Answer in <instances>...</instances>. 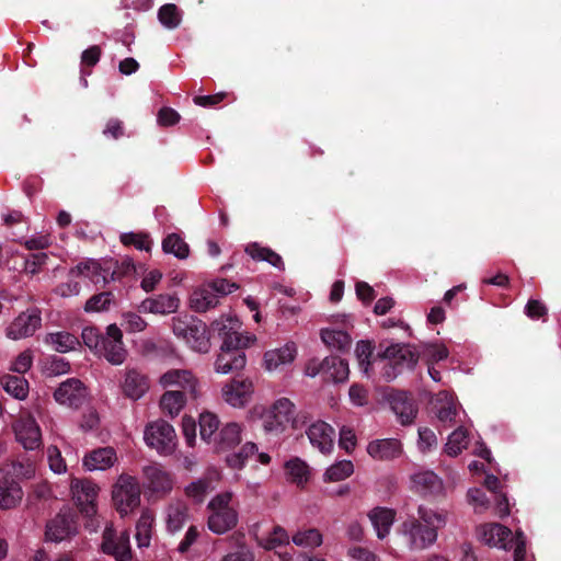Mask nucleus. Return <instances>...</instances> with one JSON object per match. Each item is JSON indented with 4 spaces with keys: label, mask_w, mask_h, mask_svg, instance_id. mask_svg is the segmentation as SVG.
Here are the masks:
<instances>
[{
    "label": "nucleus",
    "mask_w": 561,
    "mask_h": 561,
    "mask_svg": "<svg viewBox=\"0 0 561 561\" xmlns=\"http://www.w3.org/2000/svg\"><path fill=\"white\" fill-rule=\"evenodd\" d=\"M198 424L202 439L209 442L219 427V420L214 413L204 412L199 415Z\"/></svg>",
    "instance_id": "45"
},
{
    "label": "nucleus",
    "mask_w": 561,
    "mask_h": 561,
    "mask_svg": "<svg viewBox=\"0 0 561 561\" xmlns=\"http://www.w3.org/2000/svg\"><path fill=\"white\" fill-rule=\"evenodd\" d=\"M102 133L105 137L117 140L125 135L124 123L118 118H110Z\"/></svg>",
    "instance_id": "56"
},
{
    "label": "nucleus",
    "mask_w": 561,
    "mask_h": 561,
    "mask_svg": "<svg viewBox=\"0 0 561 561\" xmlns=\"http://www.w3.org/2000/svg\"><path fill=\"white\" fill-rule=\"evenodd\" d=\"M77 530V513L70 508H65L47 523L45 536L49 541L60 542L75 536Z\"/></svg>",
    "instance_id": "9"
},
{
    "label": "nucleus",
    "mask_w": 561,
    "mask_h": 561,
    "mask_svg": "<svg viewBox=\"0 0 561 561\" xmlns=\"http://www.w3.org/2000/svg\"><path fill=\"white\" fill-rule=\"evenodd\" d=\"M190 519L188 506L181 501L171 503L167 508V528L171 533H176L183 528Z\"/></svg>",
    "instance_id": "31"
},
{
    "label": "nucleus",
    "mask_w": 561,
    "mask_h": 561,
    "mask_svg": "<svg viewBox=\"0 0 561 561\" xmlns=\"http://www.w3.org/2000/svg\"><path fill=\"white\" fill-rule=\"evenodd\" d=\"M158 19L169 30L179 27L182 21L179 9L173 3L163 4L158 11Z\"/></svg>",
    "instance_id": "42"
},
{
    "label": "nucleus",
    "mask_w": 561,
    "mask_h": 561,
    "mask_svg": "<svg viewBox=\"0 0 561 561\" xmlns=\"http://www.w3.org/2000/svg\"><path fill=\"white\" fill-rule=\"evenodd\" d=\"M105 334L95 327H87L82 330L81 337L83 343L95 354H98Z\"/></svg>",
    "instance_id": "49"
},
{
    "label": "nucleus",
    "mask_w": 561,
    "mask_h": 561,
    "mask_svg": "<svg viewBox=\"0 0 561 561\" xmlns=\"http://www.w3.org/2000/svg\"><path fill=\"white\" fill-rule=\"evenodd\" d=\"M42 325L41 311L37 308L21 312L8 327L7 335L12 340L32 336Z\"/></svg>",
    "instance_id": "12"
},
{
    "label": "nucleus",
    "mask_w": 561,
    "mask_h": 561,
    "mask_svg": "<svg viewBox=\"0 0 561 561\" xmlns=\"http://www.w3.org/2000/svg\"><path fill=\"white\" fill-rule=\"evenodd\" d=\"M85 394L87 391L82 381L77 378H69L55 390L54 398L60 404L79 408L83 404Z\"/></svg>",
    "instance_id": "16"
},
{
    "label": "nucleus",
    "mask_w": 561,
    "mask_h": 561,
    "mask_svg": "<svg viewBox=\"0 0 561 561\" xmlns=\"http://www.w3.org/2000/svg\"><path fill=\"white\" fill-rule=\"evenodd\" d=\"M389 403L402 425L413 423L417 408L411 394L400 390L392 391L389 394Z\"/></svg>",
    "instance_id": "18"
},
{
    "label": "nucleus",
    "mask_w": 561,
    "mask_h": 561,
    "mask_svg": "<svg viewBox=\"0 0 561 561\" xmlns=\"http://www.w3.org/2000/svg\"><path fill=\"white\" fill-rule=\"evenodd\" d=\"M121 242L124 245H133L137 250L150 251L151 240L148 233L145 232H127L121 234Z\"/></svg>",
    "instance_id": "47"
},
{
    "label": "nucleus",
    "mask_w": 561,
    "mask_h": 561,
    "mask_svg": "<svg viewBox=\"0 0 561 561\" xmlns=\"http://www.w3.org/2000/svg\"><path fill=\"white\" fill-rule=\"evenodd\" d=\"M437 445V438L435 433L428 428L419 430V448L425 453Z\"/></svg>",
    "instance_id": "59"
},
{
    "label": "nucleus",
    "mask_w": 561,
    "mask_h": 561,
    "mask_svg": "<svg viewBox=\"0 0 561 561\" xmlns=\"http://www.w3.org/2000/svg\"><path fill=\"white\" fill-rule=\"evenodd\" d=\"M373 351H374V345L369 341H359L356 344L355 355L358 360L359 367L363 369V371L365 374L368 373Z\"/></svg>",
    "instance_id": "51"
},
{
    "label": "nucleus",
    "mask_w": 561,
    "mask_h": 561,
    "mask_svg": "<svg viewBox=\"0 0 561 561\" xmlns=\"http://www.w3.org/2000/svg\"><path fill=\"white\" fill-rule=\"evenodd\" d=\"M307 436L313 447H317L322 454H330L334 446V428L323 421L312 423Z\"/></svg>",
    "instance_id": "19"
},
{
    "label": "nucleus",
    "mask_w": 561,
    "mask_h": 561,
    "mask_svg": "<svg viewBox=\"0 0 561 561\" xmlns=\"http://www.w3.org/2000/svg\"><path fill=\"white\" fill-rule=\"evenodd\" d=\"M116 451L112 447H102L92 450L83 459V466L90 470H105L116 461Z\"/></svg>",
    "instance_id": "29"
},
{
    "label": "nucleus",
    "mask_w": 561,
    "mask_h": 561,
    "mask_svg": "<svg viewBox=\"0 0 561 561\" xmlns=\"http://www.w3.org/2000/svg\"><path fill=\"white\" fill-rule=\"evenodd\" d=\"M380 356L403 371L404 369L412 370L415 367L420 354L410 344L396 343L387 346Z\"/></svg>",
    "instance_id": "14"
},
{
    "label": "nucleus",
    "mask_w": 561,
    "mask_h": 561,
    "mask_svg": "<svg viewBox=\"0 0 561 561\" xmlns=\"http://www.w3.org/2000/svg\"><path fill=\"white\" fill-rule=\"evenodd\" d=\"M70 276H85L88 277L94 285L104 286L108 283L110 268H104L96 261H87L79 263L77 266L72 267L69 272Z\"/></svg>",
    "instance_id": "23"
},
{
    "label": "nucleus",
    "mask_w": 561,
    "mask_h": 561,
    "mask_svg": "<svg viewBox=\"0 0 561 561\" xmlns=\"http://www.w3.org/2000/svg\"><path fill=\"white\" fill-rule=\"evenodd\" d=\"M160 382L164 387L178 386L180 388L164 392L160 400V407L163 413L171 417L178 415L184 407L186 392H190L192 398H196V382L192 373L188 370H169L161 376Z\"/></svg>",
    "instance_id": "3"
},
{
    "label": "nucleus",
    "mask_w": 561,
    "mask_h": 561,
    "mask_svg": "<svg viewBox=\"0 0 561 561\" xmlns=\"http://www.w3.org/2000/svg\"><path fill=\"white\" fill-rule=\"evenodd\" d=\"M322 375L334 382H343L348 378V363L339 356H328L320 363Z\"/></svg>",
    "instance_id": "28"
},
{
    "label": "nucleus",
    "mask_w": 561,
    "mask_h": 561,
    "mask_svg": "<svg viewBox=\"0 0 561 561\" xmlns=\"http://www.w3.org/2000/svg\"><path fill=\"white\" fill-rule=\"evenodd\" d=\"M113 300V294L111 291H103L96 295H93L85 302L84 310L87 312H99L104 311L110 308V305Z\"/></svg>",
    "instance_id": "48"
},
{
    "label": "nucleus",
    "mask_w": 561,
    "mask_h": 561,
    "mask_svg": "<svg viewBox=\"0 0 561 561\" xmlns=\"http://www.w3.org/2000/svg\"><path fill=\"white\" fill-rule=\"evenodd\" d=\"M288 545H289V536H288L287 531L280 526H275L273 528V531L270 534L268 538L266 539L264 548L266 550H273V549L282 548V547L287 548Z\"/></svg>",
    "instance_id": "52"
},
{
    "label": "nucleus",
    "mask_w": 561,
    "mask_h": 561,
    "mask_svg": "<svg viewBox=\"0 0 561 561\" xmlns=\"http://www.w3.org/2000/svg\"><path fill=\"white\" fill-rule=\"evenodd\" d=\"M356 296L365 305L370 304L376 298L375 289L366 282H357L355 285Z\"/></svg>",
    "instance_id": "64"
},
{
    "label": "nucleus",
    "mask_w": 561,
    "mask_h": 561,
    "mask_svg": "<svg viewBox=\"0 0 561 561\" xmlns=\"http://www.w3.org/2000/svg\"><path fill=\"white\" fill-rule=\"evenodd\" d=\"M102 550L113 556L116 561H131L133 558L129 536L126 533L116 536L112 529L106 528L103 534Z\"/></svg>",
    "instance_id": "17"
},
{
    "label": "nucleus",
    "mask_w": 561,
    "mask_h": 561,
    "mask_svg": "<svg viewBox=\"0 0 561 561\" xmlns=\"http://www.w3.org/2000/svg\"><path fill=\"white\" fill-rule=\"evenodd\" d=\"M53 243L51 237L49 234H36L25 240L22 244L26 250H45L49 248Z\"/></svg>",
    "instance_id": "55"
},
{
    "label": "nucleus",
    "mask_w": 561,
    "mask_h": 561,
    "mask_svg": "<svg viewBox=\"0 0 561 561\" xmlns=\"http://www.w3.org/2000/svg\"><path fill=\"white\" fill-rule=\"evenodd\" d=\"M239 322L232 318H220L210 324L213 339H220V353L215 362V370L230 374L243 369L247 364L244 350L254 341V335H243L238 332Z\"/></svg>",
    "instance_id": "1"
},
{
    "label": "nucleus",
    "mask_w": 561,
    "mask_h": 561,
    "mask_svg": "<svg viewBox=\"0 0 561 561\" xmlns=\"http://www.w3.org/2000/svg\"><path fill=\"white\" fill-rule=\"evenodd\" d=\"M232 494L230 492L219 493L214 496L207 505L210 511L207 526L210 531L217 535L226 534L238 524V512L230 505Z\"/></svg>",
    "instance_id": "4"
},
{
    "label": "nucleus",
    "mask_w": 561,
    "mask_h": 561,
    "mask_svg": "<svg viewBox=\"0 0 561 561\" xmlns=\"http://www.w3.org/2000/svg\"><path fill=\"white\" fill-rule=\"evenodd\" d=\"M339 446L346 453H351L356 446V435L350 427L343 426L340 430Z\"/></svg>",
    "instance_id": "61"
},
{
    "label": "nucleus",
    "mask_w": 561,
    "mask_h": 561,
    "mask_svg": "<svg viewBox=\"0 0 561 561\" xmlns=\"http://www.w3.org/2000/svg\"><path fill=\"white\" fill-rule=\"evenodd\" d=\"M446 514L420 505L417 517L411 516L402 524V533L409 538L410 548L423 550L437 539V530L446 525Z\"/></svg>",
    "instance_id": "2"
},
{
    "label": "nucleus",
    "mask_w": 561,
    "mask_h": 561,
    "mask_svg": "<svg viewBox=\"0 0 561 561\" xmlns=\"http://www.w3.org/2000/svg\"><path fill=\"white\" fill-rule=\"evenodd\" d=\"M45 342L53 345V348L58 353H67L80 344L77 336L65 331L48 333Z\"/></svg>",
    "instance_id": "38"
},
{
    "label": "nucleus",
    "mask_w": 561,
    "mask_h": 561,
    "mask_svg": "<svg viewBox=\"0 0 561 561\" xmlns=\"http://www.w3.org/2000/svg\"><path fill=\"white\" fill-rule=\"evenodd\" d=\"M467 431L462 427L456 428L448 437V442L445 445V451L451 457L458 456L468 444Z\"/></svg>",
    "instance_id": "43"
},
{
    "label": "nucleus",
    "mask_w": 561,
    "mask_h": 561,
    "mask_svg": "<svg viewBox=\"0 0 561 561\" xmlns=\"http://www.w3.org/2000/svg\"><path fill=\"white\" fill-rule=\"evenodd\" d=\"M149 389V381L146 375L136 368H128L122 383L123 393L133 400L141 398Z\"/></svg>",
    "instance_id": "21"
},
{
    "label": "nucleus",
    "mask_w": 561,
    "mask_h": 561,
    "mask_svg": "<svg viewBox=\"0 0 561 561\" xmlns=\"http://www.w3.org/2000/svg\"><path fill=\"white\" fill-rule=\"evenodd\" d=\"M180 118V114L175 110L168 106L160 108L157 116L158 124L163 127L175 125L179 123Z\"/></svg>",
    "instance_id": "57"
},
{
    "label": "nucleus",
    "mask_w": 561,
    "mask_h": 561,
    "mask_svg": "<svg viewBox=\"0 0 561 561\" xmlns=\"http://www.w3.org/2000/svg\"><path fill=\"white\" fill-rule=\"evenodd\" d=\"M225 400L232 407H243L253 392V385L249 379H233L224 388Z\"/></svg>",
    "instance_id": "20"
},
{
    "label": "nucleus",
    "mask_w": 561,
    "mask_h": 561,
    "mask_svg": "<svg viewBox=\"0 0 561 561\" xmlns=\"http://www.w3.org/2000/svg\"><path fill=\"white\" fill-rule=\"evenodd\" d=\"M179 298L173 295H159L154 298L145 299L140 306V311L156 314L173 313L179 308Z\"/></svg>",
    "instance_id": "25"
},
{
    "label": "nucleus",
    "mask_w": 561,
    "mask_h": 561,
    "mask_svg": "<svg viewBox=\"0 0 561 561\" xmlns=\"http://www.w3.org/2000/svg\"><path fill=\"white\" fill-rule=\"evenodd\" d=\"M145 485L156 497H163L171 492L173 481L169 472L160 465L152 463L144 467Z\"/></svg>",
    "instance_id": "13"
},
{
    "label": "nucleus",
    "mask_w": 561,
    "mask_h": 561,
    "mask_svg": "<svg viewBox=\"0 0 561 561\" xmlns=\"http://www.w3.org/2000/svg\"><path fill=\"white\" fill-rule=\"evenodd\" d=\"M245 253L255 261H265L279 271L285 270V264L282 256L271 248L262 247L257 242H252L245 247Z\"/></svg>",
    "instance_id": "33"
},
{
    "label": "nucleus",
    "mask_w": 561,
    "mask_h": 561,
    "mask_svg": "<svg viewBox=\"0 0 561 561\" xmlns=\"http://www.w3.org/2000/svg\"><path fill=\"white\" fill-rule=\"evenodd\" d=\"M164 253H171L180 260L186 259L190 254V247L178 233H170L162 240Z\"/></svg>",
    "instance_id": "39"
},
{
    "label": "nucleus",
    "mask_w": 561,
    "mask_h": 561,
    "mask_svg": "<svg viewBox=\"0 0 561 561\" xmlns=\"http://www.w3.org/2000/svg\"><path fill=\"white\" fill-rule=\"evenodd\" d=\"M296 353L297 350L294 343H287L280 348L267 351L264 354L265 368L272 371L288 365L294 362Z\"/></svg>",
    "instance_id": "26"
},
{
    "label": "nucleus",
    "mask_w": 561,
    "mask_h": 561,
    "mask_svg": "<svg viewBox=\"0 0 561 561\" xmlns=\"http://www.w3.org/2000/svg\"><path fill=\"white\" fill-rule=\"evenodd\" d=\"M122 327L127 332L136 333L146 329L147 322L135 312H126L123 314Z\"/></svg>",
    "instance_id": "53"
},
{
    "label": "nucleus",
    "mask_w": 561,
    "mask_h": 561,
    "mask_svg": "<svg viewBox=\"0 0 561 561\" xmlns=\"http://www.w3.org/2000/svg\"><path fill=\"white\" fill-rule=\"evenodd\" d=\"M1 385L9 394L19 400L26 398L28 393V382L23 376L7 375L2 377Z\"/></svg>",
    "instance_id": "40"
},
{
    "label": "nucleus",
    "mask_w": 561,
    "mask_h": 561,
    "mask_svg": "<svg viewBox=\"0 0 561 561\" xmlns=\"http://www.w3.org/2000/svg\"><path fill=\"white\" fill-rule=\"evenodd\" d=\"M172 330L173 333L178 337L183 339L192 350L199 353H207L209 351V340L213 337L211 331L209 330V335H207V327L203 321L194 318H173Z\"/></svg>",
    "instance_id": "5"
},
{
    "label": "nucleus",
    "mask_w": 561,
    "mask_h": 561,
    "mask_svg": "<svg viewBox=\"0 0 561 561\" xmlns=\"http://www.w3.org/2000/svg\"><path fill=\"white\" fill-rule=\"evenodd\" d=\"M367 453L377 460H390L401 454V443L396 438L377 439L367 446Z\"/></svg>",
    "instance_id": "27"
},
{
    "label": "nucleus",
    "mask_w": 561,
    "mask_h": 561,
    "mask_svg": "<svg viewBox=\"0 0 561 561\" xmlns=\"http://www.w3.org/2000/svg\"><path fill=\"white\" fill-rule=\"evenodd\" d=\"M16 440L27 450H35L42 445L38 424L32 416L20 417L13 425Z\"/></svg>",
    "instance_id": "15"
},
{
    "label": "nucleus",
    "mask_w": 561,
    "mask_h": 561,
    "mask_svg": "<svg viewBox=\"0 0 561 561\" xmlns=\"http://www.w3.org/2000/svg\"><path fill=\"white\" fill-rule=\"evenodd\" d=\"M23 496L22 488L13 478L4 477L0 480V508L14 507Z\"/></svg>",
    "instance_id": "30"
},
{
    "label": "nucleus",
    "mask_w": 561,
    "mask_h": 561,
    "mask_svg": "<svg viewBox=\"0 0 561 561\" xmlns=\"http://www.w3.org/2000/svg\"><path fill=\"white\" fill-rule=\"evenodd\" d=\"M293 542L300 547H319L322 543V535L316 528L298 531L293 536Z\"/></svg>",
    "instance_id": "46"
},
{
    "label": "nucleus",
    "mask_w": 561,
    "mask_h": 561,
    "mask_svg": "<svg viewBox=\"0 0 561 561\" xmlns=\"http://www.w3.org/2000/svg\"><path fill=\"white\" fill-rule=\"evenodd\" d=\"M412 489L423 495H436L443 490V482L433 471L417 472L411 477Z\"/></svg>",
    "instance_id": "22"
},
{
    "label": "nucleus",
    "mask_w": 561,
    "mask_h": 561,
    "mask_svg": "<svg viewBox=\"0 0 561 561\" xmlns=\"http://www.w3.org/2000/svg\"><path fill=\"white\" fill-rule=\"evenodd\" d=\"M112 365H122L127 357V350L123 342V332L115 324H110L106 328L105 336L98 352Z\"/></svg>",
    "instance_id": "11"
},
{
    "label": "nucleus",
    "mask_w": 561,
    "mask_h": 561,
    "mask_svg": "<svg viewBox=\"0 0 561 561\" xmlns=\"http://www.w3.org/2000/svg\"><path fill=\"white\" fill-rule=\"evenodd\" d=\"M218 450H227L241 442V426L238 423H227L214 438Z\"/></svg>",
    "instance_id": "34"
},
{
    "label": "nucleus",
    "mask_w": 561,
    "mask_h": 561,
    "mask_svg": "<svg viewBox=\"0 0 561 561\" xmlns=\"http://www.w3.org/2000/svg\"><path fill=\"white\" fill-rule=\"evenodd\" d=\"M295 404L287 398L276 400L263 416L264 431L272 435L284 433L290 425Z\"/></svg>",
    "instance_id": "7"
},
{
    "label": "nucleus",
    "mask_w": 561,
    "mask_h": 561,
    "mask_svg": "<svg viewBox=\"0 0 561 561\" xmlns=\"http://www.w3.org/2000/svg\"><path fill=\"white\" fill-rule=\"evenodd\" d=\"M468 502L474 506L476 512L482 513L489 506V499L483 490L479 488L470 489L467 493Z\"/></svg>",
    "instance_id": "54"
},
{
    "label": "nucleus",
    "mask_w": 561,
    "mask_h": 561,
    "mask_svg": "<svg viewBox=\"0 0 561 561\" xmlns=\"http://www.w3.org/2000/svg\"><path fill=\"white\" fill-rule=\"evenodd\" d=\"M218 302V296L208 286L194 290L190 299L191 308L196 312H206L216 307Z\"/></svg>",
    "instance_id": "35"
},
{
    "label": "nucleus",
    "mask_w": 561,
    "mask_h": 561,
    "mask_svg": "<svg viewBox=\"0 0 561 561\" xmlns=\"http://www.w3.org/2000/svg\"><path fill=\"white\" fill-rule=\"evenodd\" d=\"M436 415L442 423H451L457 415V409L453 401L436 405Z\"/></svg>",
    "instance_id": "60"
},
{
    "label": "nucleus",
    "mask_w": 561,
    "mask_h": 561,
    "mask_svg": "<svg viewBox=\"0 0 561 561\" xmlns=\"http://www.w3.org/2000/svg\"><path fill=\"white\" fill-rule=\"evenodd\" d=\"M354 472V465L351 460H341L330 466L325 473L327 481H342L348 478Z\"/></svg>",
    "instance_id": "44"
},
{
    "label": "nucleus",
    "mask_w": 561,
    "mask_h": 561,
    "mask_svg": "<svg viewBox=\"0 0 561 561\" xmlns=\"http://www.w3.org/2000/svg\"><path fill=\"white\" fill-rule=\"evenodd\" d=\"M214 294L219 296H226L228 294L233 293L238 289V285L236 283H231L225 278L216 279L207 285Z\"/></svg>",
    "instance_id": "63"
},
{
    "label": "nucleus",
    "mask_w": 561,
    "mask_h": 561,
    "mask_svg": "<svg viewBox=\"0 0 561 561\" xmlns=\"http://www.w3.org/2000/svg\"><path fill=\"white\" fill-rule=\"evenodd\" d=\"M379 539H383L390 531L396 513L386 507H376L368 514Z\"/></svg>",
    "instance_id": "32"
},
{
    "label": "nucleus",
    "mask_w": 561,
    "mask_h": 561,
    "mask_svg": "<svg viewBox=\"0 0 561 561\" xmlns=\"http://www.w3.org/2000/svg\"><path fill=\"white\" fill-rule=\"evenodd\" d=\"M70 490L80 512L87 517H93L96 514L98 485L89 479L73 478Z\"/></svg>",
    "instance_id": "10"
},
{
    "label": "nucleus",
    "mask_w": 561,
    "mask_h": 561,
    "mask_svg": "<svg viewBox=\"0 0 561 561\" xmlns=\"http://www.w3.org/2000/svg\"><path fill=\"white\" fill-rule=\"evenodd\" d=\"M48 255L44 252L33 253L25 257L23 271L30 275H36L47 264Z\"/></svg>",
    "instance_id": "50"
},
{
    "label": "nucleus",
    "mask_w": 561,
    "mask_h": 561,
    "mask_svg": "<svg viewBox=\"0 0 561 561\" xmlns=\"http://www.w3.org/2000/svg\"><path fill=\"white\" fill-rule=\"evenodd\" d=\"M208 489V483L205 481H196L192 482L185 488V493L187 496L194 499L196 502H203Z\"/></svg>",
    "instance_id": "62"
},
{
    "label": "nucleus",
    "mask_w": 561,
    "mask_h": 561,
    "mask_svg": "<svg viewBox=\"0 0 561 561\" xmlns=\"http://www.w3.org/2000/svg\"><path fill=\"white\" fill-rule=\"evenodd\" d=\"M525 313L528 318L537 320L547 316L548 309L540 300L529 299L525 306Z\"/></svg>",
    "instance_id": "58"
},
{
    "label": "nucleus",
    "mask_w": 561,
    "mask_h": 561,
    "mask_svg": "<svg viewBox=\"0 0 561 561\" xmlns=\"http://www.w3.org/2000/svg\"><path fill=\"white\" fill-rule=\"evenodd\" d=\"M285 471L288 479L297 485H304L309 480V466L298 457L285 462Z\"/></svg>",
    "instance_id": "37"
},
{
    "label": "nucleus",
    "mask_w": 561,
    "mask_h": 561,
    "mask_svg": "<svg viewBox=\"0 0 561 561\" xmlns=\"http://www.w3.org/2000/svg\"><path fill=\"white\" fill-rule=\"evenodd\" d=\"M511 538V529L501 524L484 525L480 530L481 541L490 547L506 549Z\"/></svg>",
    "instance_id": "24"
},
{
    "label": "nucleus",
    "mask_w": 561,
    "mask_h": 561,
    "mask_svg": "<svg viewBox=\"0 0 561 561\" xmlns=\"http://www.w3.org/2000/svg\"><path fill=\"white\" fill-rule=\"evenodd\" d=\"M112 499L116 511L121 516L127 515L140 504V486L135 477L119 476L113 486Z\"/></svg>",
    "instance_id": "6"
},
{
    "label": "nucleus",
    "mask_w": 561,
    "mask_h": 561,
    "mask_svg": "<svg viewBox=\"0 0 561 561\" xmlns=\"http://www.w3.org/2000/svg\"><path fill=\"white\" fill-rule=\"evenodd\" d=\"M321 340L330 347H334L341 352L350 348L352 339L344 329H322Z\"/></svg>",
    "instance_id": "36"
},
{
    "label": "nucleus",
    "mask_w": 561,
    "mask_h": 561,
    "mask_svg": "<svg viewBox=\"0 0 561 561\" xmlns=\"http://www.w3.org/2000/svg\"><path fill=\"white\" fill-rule=\"evenodd\" d=\"M257 451L254 443H245L238 453L230 454L226 457L227 465L232 469H242L247 460Z\"/></svg>",
    "instance_id": "41"
},
{
    "label": "nucleus",
    "mask_w": 561,
    "mask_h": 561,
    "mask_svg": "<svg viewBox=\"0 0 561 561\" xmlns=\"http://www.w3.org/2000/svg\"><path fill=\"white\" fill-rule=\"evenodd\" d=\"M147 445L160 454H171L175 447L176 435L172 425L164 420L149 423L144 433Z\"/></svg>",
    "instance_id": "8"
}]
</instances>
